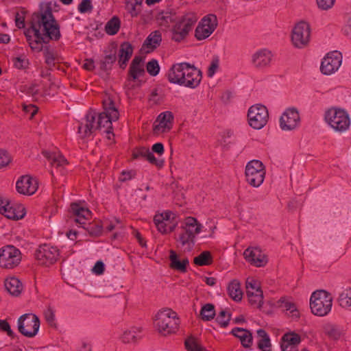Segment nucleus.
<instances>
[{"label": "nucleus", "instance_id": "1", "mask_svg": "<svg viewBox=\"0 0 351 351\" xmlns=\"http://www.w3.org/2000/svg\"><path fill=\"white\" fill-rule=\"evenodd\" d=\"M32 50H43L42 43L58 40L61 36L60 27L55 20L50 8L40 14H34L31 23V29L25 34Z\"/></svg>", "mask_w": 351, "mask_h": 351}, {"label": "nucleus", "instance_id": "2", "mask_svg": "<svg viewBox=\"0 0 351 351\" xmlns=\"http://www.w3.org/2000/svg\"><path fill=\"white\" fill-rule=\"evenodd\" d=\"M202 78V71L187 62L173 64L167 73L169 82L189 88H196Z\"/></svg>", "mask_w": 351, "mask_h": 351}, {"label": "nucleus", "instance_id": "3", "mask_svg": "<svg viewBox=\"0 0 351 351\" xmlns=\"http://www.w3.org/2000/svg\"><path fill=\"white\" fill-rule=\"evenodd\" d=\"M107 96L102 101L104 111L97 115V121H95V127L97 130H101L104 128V132L106 133L108 139H112L114 136L112 132V121H116L119 119V113L118 110L115 108L113 100L110 96L108 93H106Z\"/></svg>", "mask_w": 351, "mask_h": 351}, {"label": "nucleus", "instance_id": "4", "mask_svg": "<svg viewBox=\"0 0 351 351\" xmlns=\"http://www.w3.org/2000/svg\"><path fill=\"white\" fill-rule=\"evenodd\" d=\"M179 319L176 312L167 308L159 311L156 315L155 326L162 335L174 333L178 329Z\"/></svg>", "mask_w": 351, "mask_h": 351}, {"label": "nucleus", "instance_id": "5", "mask_svg": "<svg viewBox=\"0 0 351 351\" xmlns=\"http://www.w3.org/2000/svg\"><path fill=\"white\" fill-rule=\"evenodd\" d=\"M332 298L330 293L324 290L313 292L310 299V307L313 314L325 316L331 311Z\"/></svg>", "mask_w": 351, "mask_h": 351}, {"label": "nucleus", "instance_id": "6", "mask_svg": "<svg viewBox=\"0 0 351 351\" xmlns=\"http://www.w3.org/2000/svg\"><path fill=\"white\" fill-rule=\"evenodd\" d=\"M198 18L190 12L180 16L172 29V39L176 42L183 40L191 31Z\"/></svg>", "mask_w": 351, "mask_h": 351}, {"label": "nucleus", "instance_id": "7", "mask_svg": "<svg viewBox=\"0 0 351 351\" xmlns=\"http://www.w3.org/2000/svg\"><path fill=\"white\" fill-rule=\"evenodd\" d=\"M325 120L335 131L343 132L350 125L348 114L344 110L332 108L325 113Z\"/></svg>", "mask_w": 351, "mask_h": 351}, {"label": "nucleus", "instance_id": "8", "mask_svg": "<svg viewBox=\"0 0 351 351\" xmlns=\"http://www.w3.org/2000/svg\"><path fill=\"white\" fill-rule=\"evenodd\" d=\"M265 171L263 164L258 160H252L245 167L246 180L254 187L259 186L264 181Z\"/></svg>", "mask_w": 351, "mask_h": 351}, {"label": "nucleus", "instance_id": "9", "mask_svg": "<svg viewBox=\"0 0 351 351\" xmlns=\"http://www.w3.org/2000/svg\"><path fill=\"white\" fill-rule=\"evenodd\" d=\"M22 259L21 251L13 245H6L0 249V267L11 269L17 267Z\"/></svg>", "mask_w": 351, "mask_h": 351}, {"label": "nucleus", "instance_id": "10", "mask_svg": "<svg viewBox=\"0 0 351 351\" xmlns=\"http://www.w3.org/2000/svg\"><path fill=\"white\" fill-rule=\"evenodd\" d=\"M19 331L27 337H34L39 330L40 320L34 314L21 315L17 322Z\"/></svg>", "mask_w": 351, "mask_h": 351}, {"label": "nucleus", "instance_id": "11", "mask_svg": "<svg viewBox=\"0 0 351 351\" xmlns=\"http://www.w3.org/2000/svg\"><path fill=\"white\" fill-rule=\"evenodd\" d=\"M247 117L250 125L256 130H260L267 123L268 110L265 106L256 104L250 108Z\"/></svg>", "mask_w": 351, "mask_h": 351}, {"label": "nucleus", "instance_id": "12", "mask_svg": "<svg viewBox=\"0 0 351 351\" xmlns=\"http://www.w3.org/2000/svg\"><path fill=\"white\" fill-rule=\"evenodd\" d=\"M311 28L308 23L300 21L295 24L291 34V41L294 47L302 49L310 41Z\"/></svg>", "mask_w": 351, "mask_h": 351}, {"label": "nucleus", "instance_id": "13", "mask_svg": "<svg viewBox=\"0 0 351 351\" xmlns=\"http://www.w3.org/2000/svg\"><path fill=\"white\" fill-rule=\"evenodd\" d=\"M343 56L338 51L328 53L322 59L320 71L322 74L330 75L337 71L341 65Z\"/></svg>", "mask_w": 351, "mask_h": 351}, {"label": "nucleus", "instance_id": "14", "mask_svg": "<svg viewBox=\"0 0 351 351\" xmlns=\"http://www.w3.org/2000/svg\"><path fill=\"white\" fill-rule=\"evenodd\" d=\"M59 256V250L48 244L40 245L35 252V257L39 264L49 266L53 264Z\"/></svg>", "mask_w": 351, "mask_h": 351}, {"label": "nucleus", "instance_id": "15", "mask_svg": "<svg viewBox=\"0 0 351 351\" xmlns=\"http://www.w3.org/2000/svg\"><path fill=\"white\" fill-rule=\"evenodd\" d=\"M217 24V18L215 14L206 15L195 29V38L199 40L206 39L215 31Z\"/></svg>", "mask_w": 351, "mask_h": 351}, {"label": "nucleus", "instance_id": "16", "mask_svg": "<svg viewBox=\"0 0 351 351\" xmlns=\"http://www.w3.org/2000/svg\"><path fill=\"white\" fill-rule=\"evenodd\" d=\"M175 214L171 211L156 214L154 222L158 230L162 234H167L174 230L177 223L175 221Z\"/></svg>", "mask_w": 351, "mask_h": 351}, {"label": "nucleus", "instance_id": "17", "mask_svg": "<svg viewBox=\"0 0 351 351\" xmlns=\"http://www.w3.org/2000/svg\"><path fill=\"white\" fill-rule=\"evenodd\" d=\"M273 56L274 55L269 49H259L252 55L251 64L256 69H265L270 66Z\"/></svg>", "mask_w": 351, "mask_h": 351}, {"label": "nucleus", "instance_id": "18", "mask_svg": "<svg viewBox=\"0 0 351 351\" xmlns=\"http://www.w3.org/2000/svg\"><path fill=\"white\" fill-rule=\"evenodd\" d=\"M300 115L295 108L287 109L280 119V126L282 130H292L300 123Z\"/></svg>", "mask_w": 351, "mask_h": 351}, {"label": "nucleus", "instance_id": "19", "mask_svg": "<svg viewBox=\"0 0 351 351\" xmlns=\"http://www.w3.org/2000/svg\"><path fill=\"white\" fill-rule=\"evenodd\" d=\"M97 112L90 110L86 114L84 121L78 126V134L82 138L90 136L96 130L95 120Z\"/></svg>", "mask_w": 351, "mask_h": 351}, {"label": "nucleus", "instance_id": "20", "mask_svg": "<svg viewBox=\"0 0 351 351\" xmlns=\"http://www.w3.org/2000/svg\"><path fill=\"white\" fill-rule=\"evenodd\" d=\"M245 259L256 267H263L267 263V258L258 247H249L243 252Z\"/></svg>", "mask_w": 351, "mask_h": 351}, {"label": "nucleus", "instance_id": "21", "mask_svg": "<svg viewBox=\"0 0 351 351\" xmlns=\"http://www.w3.org/2000/svg\"><path fill=\"white\" fill-rule=\"evenodd\" d=\"M16 189L18 193L31 195L38 189L37 180L29 176H21L16 183Z\"/></svg>", "mask_w": 351, "mask_h": 351}, {"label": "nucleus", "instance_id": "22", "mask_svg": "<svg viewBox=\"0 0 351 351\" xmlns=\"http://www.w3.org/2000/svg\"><path fill=\"white\" fill-rule=\"evenodd\" d=\"M173 115L172 112L166 111L160 113L154 123V132H166L169 131L173 126Z\"/></svg>", "mask_w": 351, "mask_h": 351}, {"label": "nucleus", "instance_id": "23", "mask_svg": "<svg viewBox=\"0 0 351 351\" xmlns=\"http://www.w3.org/2000/svg\"><path fill=\"white\" fill-rule=\"evenodd\" d=\"M71 209L75 217V223L81 227L86 226L87 220L90 217L91 212L88 208H84L76 203L71 204Z\"/></svg>", "mask_w": 351, "mask_h": 351}, {"label": "nucleus", "instance_id": "24", "mask_svg": "<svg viewBox=\"0 0 351 351\" xmlns=\"http://www.w3.org/2000/svg\"><path fill=\"white\" fill-rule=\"evenodd\" d=\"M180 16L176 10L167 8L158 13L156 20L160 26L169 27L171 23L175 24Z\"/></svg>", "mask_w": 351, "mask_h": 351}, {"label": "nucleus", "instance_id": "25", "mask_svg": "<svg viewBox=\"0 0 351 351\" xmlns=\"http://www.w3.org/2000/svg\"><path fill=\"white\" fill-rule=\"evenodd\" d=\"M132 158L134 159L145 158L148 160L150 163L155 165L157 167H161L162 162L159 161L154 156L153 153L150 150L145 147H141L135 149L132 153Z\"/></svg>", "mask_w": 351, "mask_h": 351}, {"label": "nucleus", "instance_id": "26", "mask_svg": "<svg viewBox=\"0 0 351 351\" xmlns=\"http://www.w3.org/2000/svg\"><path fill=\"white\" fill-rule=\"evenodd\" d=\"M143 58L140 56H136L130 66V78L132 80H138L145 74V70L143 64Z\"/></svg>", "mask_w": 351, "mask_h": 351}, {"label": "nucleus", "instance_id": "27", "mask_svg": "<svg viewBox=\"0 0 351 351\" xmlns=\"http://www.w3.org/2000/svg\"><path fill=\"white\" fill-rule=\"evenodd\" d=\"M231 333L240 339L243 347L249 348L252 345V335L249 330L242 328H234Z\"/></svg>", "mask_w": 351, "mask_h": 351}, {"label": "nucleus", "instance_id": "28", "mask_svg": "<svg viewBox=\"0 0 351 351\" xmlns=\"http://www.w3.org/2000/svg\"><path fill=\"white\" fill-rule=\"evenodd\" d=\"M202 227V224L195 218L189 217L185 219L182 226V229L195 237L196 234L201 232Z\"/></svg>", "mask_w": 351, "mask_h": 351}, {"label": "nucleus", "instance_id": "29", "mask_svg": "<svg viewBox=\"0 0 351 351\" xmlns=\"http://www.w3.org/2000/svg\"><path fill=\"white\" fill-rule=\"evenodd\" d=\"M162 41V35L160 31L156 30L151 32L145 40L143 47L147 48L149 51H153L157 48Z\"/></svg>", "mask_w": 351, "mask_h": 351}, {"label": "nucleus", "instance_id": "30", "mask_svg": "<svg viewBox=\"0 0 351 351\" xmlns=\"http://www.w3.org/2000/svg\"><path fill=\"white\" fill-rule=\"evenodd\" d=\"M132 53L133 48L131 44L128 42H125L121 44L119 53V63L121 68L124 69L126 66L127 62L130 58Z\"/></svg>", "mask_w": 351, "mask_h": 351}, {"label": "nucleus", "instance_id": "31", "mask_svg": "<svg viewBox=\"0 0 351 351\" xmlns=\"http://www.w3.org/2000/svg\"><path fill=\"white\" fill-rule=\"evenodd\" d=\"M325 334L333 340H338L344 336L346 330L342 326L328 324L324 327Z\"/></svg>", "mask_w": 351, "mask_h": 351}, {"label": "nucleus", "instance_id": "32", "mask_svg": "<svg viewBox=\"0 0 351 351\" xmlns=\"http://www.w3.org/2000/svg\"><path fill=\"white\" fill-rule=\"evenodd\" d=\"M169 260L171 261L170 267L172 269L180 272H185L186 271V267L189 263L187 258H184L182 261H180L177 254L173 250H171Z\"/></svg>", "mask_w": 351, "mask_h": 351}, {"label": "nucleus", "instance_id": "33", "mask_svg": "<svg viewBox=\"0 0 351 351\" xmlns=\"http://www.w3.org/2000/svg\"><path fill=\"white\" fill-rule=\"evenodd\" d=\"M43 154L53 167L61 168L67 164L66 158L60 154L47 151H44Z\"/></svg>", "mask_w": 351, "mask_h": 351}, {"label": "nucleus", "instance_id": "34", "mask_svg": "<svg viewBox=\"0 0 351 351\" xmlns=\"http://www.w3.org/2000/svg\"><path fill=\"white\" fill-rule=\"evenodd\" d=\"M229 296L234 301L239 302L242 300L243 292L241 289V285L237 280L231 281L227 288Z\"/></svg>", "mask_w": 351, "mask_h": 351}, {"label": "nucleus", "instance_id": "35", "mask_svg": "<svg viewBox=\"0 0 351 351\" xmlns=\"http://www.w3.org/2000/svg\"><path fill=\"white\" fill-rule=\"evenodd\" d=\"M5 287L8 291L13 295H18L23 289L22 283L15 277L6 279L5 281Z\"/></svg>", "mask_w": 351, "mask_h": 351}, {"label": "nucleus", "instance_id": "36", "mask_svg": "<svg viewBox=\"0 0 351 351\" xmlns=\"http://www.w3.org/2000/svg\"><path fill=\"white\" fill-rule=\"evenodd\" d=\"M258 347L262 351H270V338L266 331L263 329L257 330Z\"/></svg>", "mask_w": 351, "mask_h": 351}, {"label": "nucleus", "instance_id": "37", "mask_svg": "<svg viewBox=\"0 0 351 351\" xmlns=\"http://www.w3.org/2000/svg\"><path fill=\"white\" fill-rule=\"evenodd\" d=\"M21 210L15 213V208L9 205V207L3 209L1 214L4 215L8 219L19 220L24 217L25 211L24 207H20Z\"/></svg>", "mask_w": 351, "mask_h": 351}, {"label": "nucleus", "instance_id": "38", "mask_svg": "<svg viewBox=\"0 0 351 351\" xmlns=\"http://www.w3.org/2000/svg\"><path fill=\"white\" fill-rule=\"evenodd\" d=\"M338 302L342 308L351 311V288L342 291L339 295Z\"/></svg>", "mask_w": 351, "mask_h": 351}, {"label": "nucleus", "instance_id": "39", "mask_svg": "<svg viewBox=\"0 0 351 351\" xmlns=\"http://www.w3.org/2000/svg\"><path fill=\"white\" fill-rule=\"evenodd\" d=\"M121 25V21L119 19L117 16H113L109 21L107 22L105 26L106 32L108 35H114L116 34L119 29Z\"/></svg>", "mask_w": 351, "mask_h": 351}, {"label": "nucleus", "instance_id": "40", "mask_svg": "<svg viewBox=\"0 0 351 351\" xmlns=\"http://www.w3.org/2000/svg\"><path fill=\"white\" fill-rule=\"evenodd\" d=\"M215 315V306L213 304L208 303L204 304L200 311V316L204 321H210Z\"/></svg>", "mask_w": 351, "mask_h": 351}, {"label": "nucleus", "instance_id": "41", "mask_svg": "<svg viewBox=\"0 0 351 351\" xmlns=\"http://www.w3.org/2000/svg\"><path fill=\"white\" fill-rule=\"evenodd\" d=\"M194 239L195 237L193 235L182 229V232L180 234L178 241L182 247L186 246V248L190 250L194 245Z\"/></svg>", "mask_w": 351, "mask_h": 351}, {"label": "nucleus", "instance_id": "42", "mask_svg": "<svg viewBox=\"0 0 351 351\" xmlns=\"http://www.w3.org/2000/svg\"><path fill=\"white\" fill-rule=\"evenodd\" d=\"M45 62L49 66H53L60 61L58 54L53 51L46 47L43 49Z\"/></svg>", "mask_w": 351, "mask_h": 351}, {"label": "nucleus", "instance_id": "43", "mask_svg": "<svg viewBox=\"0 0 351 351\" xmlns=\"http://www.w3.org/2000/svg\"><path fill=\"white\" fill-rule=\"evenodd\" d=\"M193 262L199 266L209 265L213 262L211 254L208 251H204L199 255L194 258Z\"/></svg>", "mask_w": 351, "mask_h": 351}, {"label": "nucleus", "instance_id": "44", "mask_svg": "<svg viewBox=\"0 0 351 351\" xmlns=\"http://www.w3.org/2000/svg\"><path fill=\"white\" fill-rule=\"evenodd\" d=\"M249 303L253 307L261 308L263 303V291L254 292L253 293H248L247 295Z\"/></svg>", "mask_w": 351, "mask_h": 351}, {"label": "nucleus", "instance_id": "45", "mask_svg": "<svg viewBox=\"0 0 351 351\" xmlns=\"http://www.w3.org/2000/svg\"><path fill=\"white\" fill-rule=\"evenodd\" d=\"M141 331V328L136 327L125 330L122 335L123 341L124 343L134 341L138 337V334Z\"/></svg>", "mask_w": 351, "mask_h": 351}, {"label": "nucleus", "instance_id": "46", "mask_svg": "<svg viewBox=\"0 0 351 351\" xmlns=\"http://www.w3.org/2000/svg\"><path fill=\"white\" fill-rule=\"evenodd\" d=\"M82 227L93 237H99L102 232V226L99 223H88V224L86 223V226H83Z\"/></svg>", "mask_w": 351, "mask_h": 351}, {"label": "nucleus", "instance_id": "47", "mask_svg": "<svg viewBox=\"0 0 351 351\" xmlns=\"http://www.w3.org/2000/svg\"><path fill=\"white\" fill-rule=\"evenodd\" d=\"M282 342L297 346L301 342V337L295 332H287L282 336Z\"/></svg>", "mask_w": 351, "mask_h": 351}, {"label": "nucleus", "instance_id": "48", "mask_svg": "<svg viewBox=\"0 0 351 351\" xmlns=\"http://www.w3.org/2000/svg\"><path fill=\"white\" fill-rule=\"evenodd\" d=\"M246 295L248 293H253L262 291L261 289L260 283L258 280L253 278H248L245 282Z\"/></svg>", "mask_w": 351, "mask_h": 351}, {"label": "nucleus", "instance_id": "49", "mask_svg": "<svg viewBox=\"0 0 351 351\" xmlns=\"http://www.w3.org/2000/svg\"><path fill=\"white\" fill-rule=\"evenodd\" d=\"M116 59L115 53L106 55L100 62V69L103 71L110 70L112 64L116 61Z\"/></svg>", "mask_w": 351, "mask_h": 351}, {"label": "nucleus", "instance_id": "50", "mask_svg": "<svg viewBox=\"0 0 351 351\" xmlns=\"http://www.w3.org/2000/svg\"><path fill=\"white\" fill-rule=\"evenodd\" d=\"M27 93L32 95L33 100L45 101V90H54V89H26Z\"/></svg>", "mask_w": 351, "mask_h": 351}, {"label": "nucleus", "instance_id": "51", "mask_svg": "<svg viewBox=\"0 0 351 351\" xmlns=\"http://www.w3.org/2000/svg\"><path fill=\"white\" fill-rule=\"evenodd\" d=\"M185 347L188 351L204 350V348L198 344L196 340L193 337L189 338L185 341Z\"/></svg>", "mask_w": 351, "mask_h": 351}, {"label": "nucleus", "instance_id": "52", "mask_svg": "<svg viewBox=\"0 0 351 351\" xmlns=\"http://www.w3.org/2000/svg\"><path fill=\"white\" fill-rule=\"evenodd\" d=\"M147 71L152 76H156L160 71V66L156 60L152 59L147 62L146 66Z\"/></svg>", "mask_w": 351, "mask_h": 351}, {"label": "nucleus", "instance_id": "53", "mask_svg": "<svg viewBox=\"0 0 351 351\" xmlns=\"http://www.w3.org/2000/svg\"><path fill=\"white\" fill-rule=\"evenodd\" d=\"M230 320V314H227L225 310L220 311L216 317V322L222 327H226Z\"/></svg>", "mask_w": 351, "mask_h": 351}, {"label": "nucleus", "instance_id": "54", "mask_svg": "<svg viewBox=\"0 0 351 351\" xmlns=\"http://www.w3.org/2000/svg\"><path fill=\"white\" fill-rule=\"evenodd\" d=\"M0 330L2 332H6L7 335L12 339L18 337V336L12 331L9 323L6 320L0 319Z\"/></svg>", "mask_w": 351, "mask_h": 351}, {"label": "nucleus", "instance_id": "55", "mask_svg": "<svg viewBox=\"0 0 351 351\" xmlns=\"http://www.w3.org/2000/svg\"><path fill=\"white\" fill-rule=\"evenodd\" d=\"M13 62L14 66L19 69H25L29 64L28 59H27L24 56L14 58Z\"/></svg>", "mask_w": 351, "mask_h": 351}, {"label": "nucleus", "instance_id": "56", "mask_svg": "<svg viewBox=\"0 0 351 351\" xmlns=\"http://www.w3.org/2000/svg\"><path fill=\"white\" fill-rule=\"evenodd\" d=\"M219 67V60L217 58H215L212 60L207 71V75L209 77H212L215 73L218 71Z\"/></svg>", "mask_w": 351, "mask_h": 351}, {"label": "nucleus", "instance_id": "57", "mask_svg": "<svg viewBox=\"0 0 351 351\" xmlns=\"http://www.w3.org/2000/svg\"><path fill=\"white\" fill-rule=\"evenodd\" d=\"M93 9L90 0H82L78 5V10L80 13L91 12Z\"/></svg>", "mask_w": 351, "mask_h": 351}, {"label": "nucleus", "instance_id": "58", "mask_svg": "<svg viewBox=\"0 0 351 351\" xmlns=\"http://www.w3.org/2000/svg\"><path fill=\"white\" fill-rule=\"evenodd\" d=\"M125 9L130 13L132 17L137 16L141 12V8L130 1H128L125 5Z\"/></svg>", "mask_w": 351, "mask_h": 351}, {"label": "nucleus", "instance_id": "59", "mask_svg": "<svg viewBox=\"0 0 351 351\" xmlns=\"http://www.w3.org/2000/svg\"><path fill=\"white\" fill-rule=\"evenodd\" d=\"M335 0H316L319 9L322 10H328L332 8Z\"/></svg>", "mask_w": 351, "mask_h": 351}, {"label": "nucleus", "instance_id": "60", "mask_svg": "<svg viewBox=\"0 0 351 351\" xmlns=\"http://www.w3.org/2000/svg\"><path fill=\"white\" fill-rule=\"evenodd\" d=\"M164 94L160 90L158 92V89H154L152 91V93L149 95V101L152 102L154 104L160 103L162 98H163Z\"/></svg>", "mask_w": 351, "mask_h": 351}, {"label": "nucleus", "instance_id": "61", "mask_svg": "<svg viewBox=\"0 0 351 351\" xmlns=\"http://www.w3.org/2000/svg\"><path fill=\"white\" fill-rule=\"evenodd\" d=\"M11 161L8 153L4 150H0V169L7 166Z\"/></svg>", "mask_w": 351, "mask_h": 351}, {"label": "nucleus", "instance_id": "62", "mask_svg": "<svg viewBox=\"0 0 351 351\" xmlns=\"http://www.w3.org/2000/svg\"><path fill=\"white\" fill-rule=\"evenodd\" d=\"M278 303H279V306L280 308H282L285 311H289V312L291 310V308H293V307L295 306V304L293 302H292L284 298H280L278 301Z\"/></svg>", "mask_w": 351, "mask_h": 351}, {"label": "nucleus", "instance_id": "63", "mask_svg": "<svg viewBox=\"0 0 351 351\" xmlns=\"http://www.w3.org/2000/svg\"><path fill=\"white\" fill-rule=\"evenodd\" d=\"M44 315L47 322L50 326H53L55 324V314L51 308H48L45 311Z\"/></svg>", "mask_w": 351, "mask_h": 351}, {"label": "nucleus", "instance_id": "64", "mask_svg": "<svg viewBox=\"0 0 351 351\" xmlns=\"http://www.w3.org/2000/svg\"><path fill=\"white\" fill-rule=\"evenodd\" d=\"M342 31L346 36L351 35V14L348 16Z\"/></svg>", "mask_w": 351, "mask_h": 351}]
</instances>
